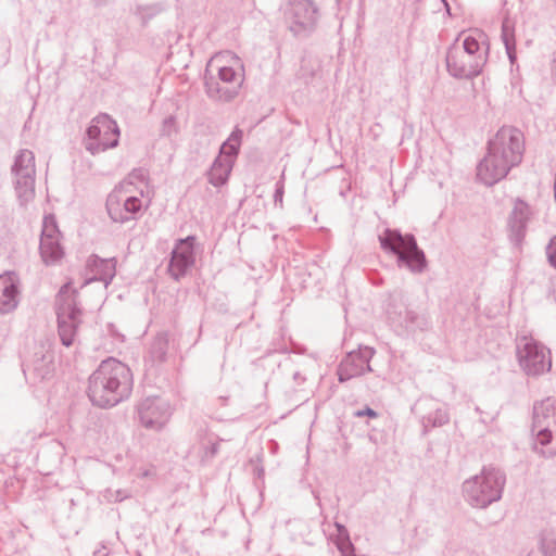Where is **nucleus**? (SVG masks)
<instances>
[{
	"mask_svg": "<svg viewBox=\"0 0 556 556\" xmlns=\"http://www.w3.org/2000/svg\"><path fill=\"white\" fill-rule=\"evenodd\" d=\"M488 152L477 166V177L493 186L518 166L523 157L525 136L516 127L503 126L488 141Z\"/></svg>",
	"mask_w": 556,
	"mask_h": 556,
	"instance_id": "obj_1",
	"label": "nucleus"
},
{
	"mask_svg": "<svg viewBox=\"0 0 556 556\" xmlns=\"http://www.w3.org/2000/svg\"><path fill=\"white\" fill-rule=\"evenodd\" d=\"M132 386L130 368L118 359L109 357L89 377L88 396L93 405L109 408L127 400Z\"/></svg>",
	"mask_w": 556,
	"mask_h": 556,
	"instance_id": "obj_2",
	"label": "nucleus"
},
{
	"mask_svg": "<svg viewBox=\"0 0 556 556\" xmlns=\"http://www.w3.org/2000/svg\"><path fill=\"white\" fill-rule=\"evenodd\" d=\"M506 475L500 468L485 466L479 475L463 482L465 501L475 508H486L502 498Z\"/></svg>",
	"mask_w": 556,
	"mask_h": 556,
	"instance_id": "obj_3",
	"label": "nucleus"
},
{
	"mask_svg": "<svg viewBox=\"0 0 556 556\" xmlns=\"http://www.w3.org/2000/svg\"><path fill=\"white\" fill-rule=\"evenodd\" d=\"M378 239L381 249L396 257L400 268L406 267L414 274L426 269L425 252L418 247L414 235H403L399 229L386 228Z\"/></svg>",
	"mask_w": 556,
	"mask_h": 556,
	"instance_id": "obj_4",
	"label": "nucleus"
},
{
	"mask_svg": "<svg viewBox=\"0 0 556 556\" xmlns=\"http://www.w3.org/2000/svg\"><path fill=\"white\" fill-rule=\"evenodd\" d=\"M78 292L71 289L67 282L56 295L58 331L61 342L65 346L74 343L77 328L80 324L81 309L77 302Z\"/></svg>",
	"mask_w": 556,
	"mask_h": 556,
	"instance_id": "obj_5",
	"label": "nucleus"
},
{
	"mask_svg": "<svg viewBox=\"0 0 556 556\" xmlns=\"http://www.w3.org/2000/svg\"><path fill=\"white\" fill-rule=\"evenodd\" d=\"M533 431L542 448L535 451L545 458L556 456V401L546 399L533 406Z\"/></svg>",
	"mask_w": 556,
	"mask_h": 556,
	"instance_id": "obj_6",
	"label": "nucleus"
},
{
	"mask_svg": "<svg viewBox=\"0 0 556 556\" xmlns=\"http://www.w3.org/2000/svg\"><path fill=\"white\" fill-rule=\"evenodd\" d=\"M14 191L21 206L27 205L35 198L36 160L29 149H20L11 165Z\"/></svg>",
	"mask_w": 556,
	"mask_h": 556,
	"instance_id": "obj_7",
	"label": "nucleus"
},
{
	"mask_svg": "<svg viewBox=\"0 0 556 556\" xmlns=\"http://www.w3.org/2000/svg\"><path fill=\"white\" fill-rule=\"evenodd\" d=\"M516 353L521 369L528 376H541L552 368L551 351L532 337L517 338Z\"/></svg>",
	"mask_w": 556,
	"mask_h": 556,
	"instance_id": "obj_8",
	"label": "nucleus"
},
{
	"mask_svg": "<svg viewBox=\"0 0 556 556\" xmlns=\"http://www.w3.org/2000/svg\"><path fill=\"white\" fill-rule=\"evenodd\" d=\"M289 30L298 38L312 35L318 24L319 10L312 0H289L285 11Z\"/></svg>",
	"mask_w": 556,
	"mask_h": 556,
	"instance_id": "obj_9",
	"label": "nucleus"
},
{
	"mask_svg": "<svg viewBox=\"0 0 556 556\" xmlns=\"http://www.w3.org/2000/svg\"><path fill=\"white\" fill-rule=\"evenodd\" d=\"M446 68L451 76L457 79H472L481 74L486 63L485 55H468L460 46L453 43L446 52Z\"/></svg>",
	"mask_w": 556,
	"mask_h": 556,
	"instance_id": "obj_10",
	"label": "nucleus"
},
{
	"mask_svg": "<svg viewBox=\"0 0 556 556\" xmlns=\"http://www.w3.org/2000/svg\"><path fill=\"white\" fill-rule=\"evenodd\" d=\"M375 353V349L370 346H359L357 350L346 353L337 369L338 380L343 383L372 371L370 361Z\"/></svg>",
	"mask_w": 556,
	"mask_h": 556,
	"instance_id": "obj_11",
	"label": "nucleus"
},
{
	"mask_svg": "<svg viewBox=\"0 0 556 556\" xmlns=\"http://www.w3.org/2000/svg\"><path fill=\"white\" fill-rule=\"evenodd\" d=\"M137 413L140 424L150 430H161L172 415L169 403L160 396L142 400L137 406Z\"/></svg>",
	"mask_w": 556,
	"mask_h": 556,
	"instance_id": "obj_12",
	"label": "nucleus"
},
{
	"mask_svg": "<svg viewBox=\"0 0 556 556\" xmlns=\"http://www.w3.org/2000/svg\"><path fill=\"white\" fill-rule=\"evenodd\" d=\"M387 316L391 325L403 331L415 332L416 330H426L429 327V321L425 315L408 309L401 300L397 301L395 298H391L387 306Z\"/></svg>",
	"mask_w": 556,
	"mask_h": 556,
	"instance_id": "obj_13",
	"label": "nucleus"
},
{
	"mask_svg": "<svg viewBox=\"0 0 556 556\" xmlns=\"http://www.w3.org/2000/svg\"><path fill=\"white\" fill-rule=\"evenodd\" d=\"M194 236H188L177 241L170 253L168 264V273L173 279L178 281L180 278L185 277L187 271L194 265Z\"/></svg>",
	"mask_w": 556,
	"mask_h": 556,
	"instance_id": "obj_14",
	"label": "nucleus"
},
{
	"mask_svg": "<svg viewBox=\"0 0 556 556\" xmlns=\"http://www.w3.org/2000/svg\"><path fill=\"white\" fill-rule=\"evenodd\" d=\"M412 412L420 418L424 433L432 428L442 427L450 421L446 409L439 407L432 397H420L412 407Z\"/></svg>",
	"mask_w": 556,
	"mask_h": 556,
	"instance_id": "obj_15",
	"label": "nucleus"
},
{
	"mask_svg": "<svg viewBox=\"0 0 556 556\" xmlns=\"http://www.w3.org/2000/svg\"><path fill=\"white\" fill-rule=\"evenodd\" d=\"M141 210V200L137 197L121 199L117 193H110L106 199V211L111 219L115 223H127L136 218V214Z\"/></svg>",
	"mask_w": 556,
	"mask_h": 556,
	"instance_id": "obj_16",
	"label": "nucleus"
},
{
	"mask_svg": "<svg viewBox=\"0 0 556 556\" xmlns=\"http://www.w3.org/2000/svg\"><path fill=\"white\" fill-rule=\"evenodd\" d=\"M97 123L102 127V140L85 142V148L92 155L99 154L118 146L119 128L116 122L108 114H99Z\"/></svg>",
	"mask_w": 556,
	"mask_h": 556,
	"instance_id": "obj_17",
	"label": "nucleus"
},
{
	"mask_svg": "<svg viewBox=\"0 0 556 556\" xmlns=\"http://www.w3.org/2000/svg\"><path fill=\"white\" fill-rule=\"evenodd\" d=\"M529 216V205L522 200H517L508 217L509 239L517 247L525 239Z\"/></svg>",
	"mask_w": 556,
	"mask_h": 556,
	"instance_id": "obj_18",
	"label": "nucleus"
},
{
	"mask_svg": "<svg viewBox=\"0 0 556 556\" xmlns=\"http://www.w3.org/2000/svg\"><path fill=\"white\" fill-rule=\"evenodd\" d=\"M17 277L14 273L0 275V314L14 311L18 304Z\"/></svg>",
	"mask_w": 556,
	"mask_h": 556,
	"instance_id": "obj_19",
	"label": "nucleus"
},
{
	"mask_svg": "<svg viewBox=\"0 0 556 556\" xmlns=\"http://www.w3.org/2000/svg\"><path fill=\"white\" fill-rule=\"evenodd\" d=\"M88 269L92 274V277L87 282L98 280L102 281L108 287L116 274V261L112 258H101L93 254L88 258Z\"/></svg>",
	"mask_w": 556,
	"mask_h": 556,
	"instance_id": "obj_20",
	"label": "nucleus"
},
{
	"mask_svg": "<svg viewBox=\"0 0 556 556\" xmlns=\"http://www.w3.org/2000/svg\"><path fill=\"white\" fill-rule=\"evenodd\" d=\"M232 165L233 164L230 159L224 160L222 155H218L207 172L208 182L214 187H220L225 185L232 169Z\"/></svg>",
	"mask_w": 556,
	"mask_h": 556,
	"instance_id": "obj_21",
	"label": "nucleus"
},
{
	"mask_svg": "<svg viewBox=\"0 0 556 556\" xmlns=\"http://www.w3.org/2000/svg\"><path fill=\"white\" fill-rule=\"evenodd\" d=\"M39 252L42 262L50 266L56 264L64 256L60 239H40Z\"/></svg>",
	"mask_w": 556,
	"mask_h": 556,
	"instance_id": "obj_22",
	"label": "nucleus"
},
{
	"mask_svg": "<svg viewBox=\"0 0 556 556\" xmlns=\"http://www.w3.org/2000/svg\"><path fill=\"white\" fill-rule=\"evenodd\" d=\"M204 85L207 97L213 100H222L228 102L236 98V89L222 86L214 76L205 75Z\"/></svg>",
	"mask_w": 556,
	"mask_h": 556,
	"instance_id": "obj_23",
	"label": "nucleus"
},
{
	"mask_svg": "<svg viewBox=\"0 0 556 556\" xmlns=\"http://www.w3.org/2000/svg\"><path fill=\"white\" fill-rule=\"evenodd\" d=\"M166 10L165 2H154L148 4H137L134 9V15L146 26L152 18Z\"/></svg>",
	"mask_w": 556,
	"mask_h": 556,
	"instance_id": "obj_24",
	"label": "nucleus"
},
{
	"mask_svg": "<svg viewBox=\"0 0 556 556\" xmlns=\"http://www.w3.org/2000/svg\"><path fill=\"white\" fill-rule=\"evenodd\" d=\"M242 130L236 128L229 138L222 144L220 151L218 155H222L224 160H229L235 162L236 156L239 153L240 143L242 139Z\"/></svg>",
	"mask_w": 556,
	"mask_h": 556,
	"instance_id": "obj_25",
	"label": "nucleus"
},
{
	"mask_svg": "<svg viewBox=\"0 0 556 556\" xmlns=\"http://www.w3.org/2000/svg\"><path fill=\"white\" fill-rule=\"evenodd\" d=\"M218 80L226 84V88H235L237 97L243 83V76L230 66H223L218 70Z\"/></svg>",
	"mask_w": 556,
	"mask_h": 556,
	"instance_id": "obj_26",
	"label": "nucleus"
},
{
	"mask_svg": "<svg viewBox=\"0 0 556 556\" xmlns=\"http://www.w3.org/2000/svg\"><path fill=\"white\" fill-rule=\"evenodd\" d=\"M168 350V338L166 333H159L150 346V355L155 362L165 361Z\"/></svg>",
	"mask_w": 556,
	"mask_h": 556,
	"instance_id": "obj_27",
	"label": "nucleus"
},
{
	"mask_svg": "<svg viewBox=\"0 0 556 556\" xmlns=\"http://www.w3.org/2000/svg\"><path fill=\"white\" fill-rule=\"evenodd\" d=\"M502 40L505 45L507 55L513 63L516 59V41L514 35V28L509 25L508 21H504L502 24Z\"/></svg>",
	"mask_w": 556,
	"mask_h": 556,
	"instance_id": "obj_28",
	"label": "nucleus"
},
{
	"mask_svg": "<svg viewBox=\"0 0 556 556\" xmlns=\"http://www.w3.org/2000/svg\"><path fill=\"white\" fill-rule=\"evenodd\" d=\"M60 236L61 232L59 230L55 217L53 215L45 216L40 239H60Z\"/></svg>",
	"mask_w": 556,
	"mask_h": 556,
	"instance_id": "obj_29",
	"label": "nucleus"
},
{
	"mask_svg": "<svg viewBox=\"0 0 556 556\" xmlns=\"http://www.w3.org/2000/svg\"><path fill=\"white\" fill-rule=\"evenodd\" d=\"M336 527L338 529L339 534L345 536L344 540H340L337 544L338 549L340 551L341 555L342 556H356L355 552H354V546L349 539V534H348L345 527L338 522L336 523Z\"/></svg>",
	"mask_w": 556,
	"mask_h": 556,
	"instance_id": "obj_30",
	"label": "nucleus"
},
{
	"mask_svg": "<svg viewBox=\"0 0 556 556\" xmlns=\"http://www.w3.org/2000/svg\"><path fill=\"white\" fill-rule=\"evenodd\" d=\"M542 556H556V539L549 533H543L540 540Z\"/></svg>",
	"mask_w": 556,
	"mask_h": 556,
	"instance_id": "obj_31",
	"label": "nucleus"
},
{
	"mask_svg": "<svg viewBox=\"0 0 556 556\" xmlns=\"http://www.w3.org/2000/svg\"><path fill=\"white\" fill-rule=\"evenodd\" d=\"M460 50H464V52H466L467 56L468 55H485L486 56V51H482L480 48L479 41L471 36H468L464 39L463 47H460Z\"/></svg>",
	"mask_w": 556,
	"mask_h": 556,
	"instance_id": "obj_32",
	"label": "nucleus"
},
{
	"mask_svg": "<svg viewBox=\"0 0 556 556\" xmlns=\"http://www.w3.org/2000/svg\"><path fill=\"white\" fill-rule=\"evenodd\" d=\"M86 142L102 140V127L101 124L97 123V116L92 119L91 125L87 128Z\"/></svg>",
	"mask_w": 556,
	"mask_h": 556,
	"instance_id": "obj_33",
	"label": "nucleus"
},
{
	"mask_svg": "<svg viewBox=\"0 0 556 556\" xmlns=\"http://www.w3.org/2000/svg\"><path fill=\"white\" fill-rule=\"evenodd\" d=\"M34 371L40 379H46L51 374L52 369L49 364L45 362V357L37 361L34 365Z\"/></svg>",
	"mask_w": 556,
	"mask_h": 556,
	"instance_id": "obj_34",
	"label": "nucleus"
},
{
	"mask_svg": "<svg viewBox=\"0 0 556 556\" xmlns=\"http://www.w3.org/2000/svg\"><path fill=\"white\" fill-rule=\"evenodd\" d=\"M176 131V118L170 115L164 118L161 127V135L162 136H170L173 132Z\"/></svg>",
	"mask_w": 556,
	"mask_h": 556,
	"instance_id": "obj_35",
	"label": "nucleus"
},
{
	"mask_svg": "<svg viewBox=\"0 0 556 556\" xmlns=\"http://www.w3.org/2000/svg\"><path fill=\"white\" fill-rule=\"evenodd\" d=\"M546 255L549 264L556 269V235L546 247Z\"/></svg>",
	"mask_w": 556,
	"mask_h": 556,
	"instance_id": "obj_36",
	"label": "nucleus"
},
{
	"mask_svg": "<svg viewBox=\"0 0 556 556\" xmlns=\"http://www.w3.org/2000/svg\"><path fill=\"white\" fill-rule=\"evenodd\" d=\"M105 497L109 501L122 502L125 498L129 497V494L126 491H124V490H115V491L106 490L105 491Z\"/></svg>",
	"mask_w": 556,
	"mask_h": 556,
	"instance_id": "obj_37",
	"label": "nucleus"
},
{
	"mask_svg": "<svg viewBox=\"0 0 556 556\" xmlns=\"http://www.w3.org/2000/svg\"><path fill=\"white\" fill-rule=\"evenodd\" d=\"M285 193L283 176L276 182V189L274 193L275 205L282 206V199Z\"/></svg>",
	"mask_w": 556,
	"mask_h": 556,
	"instance_id": "obj_38",
	"label": "nucleus"
},
{
	"mask_svg": "<svg viewBox=\"0 0 556 556\" xmlns=\"http://www.w3.org/2000/svg\"><path fill=\"white\" fill-rule=\"evenodd\" d=\"M355 416H357V417L368 416L370 418H376V417H378V413L370 407H366L364 409L357 410L355 413Z\"/></svg>",
	"mask_w": 556,
	"mask_h": 556,
	"instance_id": "obj_39",
	"label": "nucleus"
},
{
	"mask_svg": "<svg viewBox=\"0 0 556 556\" xmlns=\"http://www.w3.org/2000/svg\"><path fill=\"white\" fill-rule=\"evenodd\" d=\"M97 7H103L110 2V0H92Z\"/></svg>",
	"mask_w": 556,
	"mask_h": 556,
	"instance_id": "obj_40",
	"label": "nucleus"
},
{
	"mask_svg": "<svg viewBox=\"0 0 556 556\" xmlns=\"http://www.w3.org/2000/svg\"><path fill=\"white\" fill-rule=\"evenodd\" d=\"M212 453H213V454H215V453H216V447H215V446H213V451H212Z\"/></svg>",
	"mask_w": 556,
	"mask_h": 556,
	"instance_id": "obj_41",
	"label": "nucleus"
},
{
	"mask_svg": "<svg viewBox=\"0 0 556 556\" xmlns=\"http://www.w3.org/2000/svg\"><path fill=\"white\" fill-rule=\"evenodd\" d=\"M554 198H555V201H556V193H554Z\"/></svg>",
	"mask_w": 556,
	"mask_h": 556,
	"instance_id": "obj_42",
	"label": "nucleus"
},
{
	"mask_svg": "<svg viewBox=\"0 0 556 556\" xmlns=\"http://www.w3.org/2000/svg\"><path fill=\"white\" fill-rule=\"evenodd\" d=\"M528 556H535V555L529 554Z\"/></svg>",
	"mask_w": 556,
	"mask_h": 556,
	"instance_id": "obj_43",
	"label": "nucleus"
}]
</instances>
